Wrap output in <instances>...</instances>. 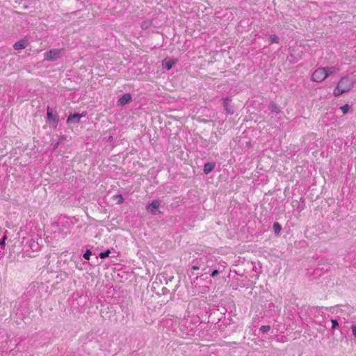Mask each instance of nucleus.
<instances>
[{
  "label": "nucleus",
  "mask_w": 356,
  "mask_h": 356,
  "mask_svg": "<svg viewBox=\"0 0 356 356\" xmlns=\"http://www.w3.org/2000/svg\"><path fill=\"white\" fill-rule=\"evenodd\" d=\"M354 81L348 76L341 77L338 81L335 88L333 91V95L335 97L340 96L341 95L347 92L353 88Z\"/></svg>",
  "instance_id": "1"
},
{
  "label": "nucleus",
  "mask_w": 356,
  "mask_h": 356,
  "mask_svg": "<svg viewBox=\"0 0 356 356\" xmlns=\"http://www.w3.org/2000/svg\"><path fill=\"white\" fill-rule=\"evenodd\" d=\"M325 79H327L326 74L323 67L316 69L311 76V80L317 83L322 82Z\"/></svg>",
  "instance_id": "2"
},
{
  "label": "nucleus",
  "mask_w": 356,
  "mask_h": 356,
  "mask_svg": "<svg viewBox=\"0 0 356 356\" xmlns=\"http://www.w3.org/2000/svg\"><path fill=\"white\" fill-rule=\"evenodd\" d=\"M63 49H53L46 51L44 54V60H56L61 57V54Z\"/></svg>",
  "instance_id": "3"
},
{
  "label": "nucleus",
  "mask_w": 356,
  "mask_h": 356,
  "mask_svg": "<svg viewBox=\"0 0 356 356\" xmlns=\"http://www.w3.org/2000/svg\"><path fill=\"white\" fill-rule=\"evenodd\" d=\"M160 204L161 203L159 200H154L146 206V209L152 215H156L158 213H161V211H158Z\"/></svg>",
  "instance_id": "4"
},
{
  "label": "nucleus",
  "mask_w": 356,
  "mask_h": 356,
  "mask_svg": "<svg viewBox=\"0 0 356 356\" xmlns=\"http://www.w3.org/2000/svg\"><path fill=\"white\" fill-rule=\"evenodd\" d=\"M47 118L48 122L50 124L54 127H56L59 121V118L57 115L53 113V111L49 108V107H48L47 110Z\"/></svg>",
  "instance_id": "5"
},
{
  "label": "nucleus",
  "mask_w": 356,
  "mask_h": 356,
  "mask_svg": "<svg viewBox=\"0 0 356 356\" xmlns=\"http://www.w3.org/2000/svg\"><path fill=\"white\" fill-rule=\"evenodd\" d=\"M29 44V39L26 36L22 39H20L19 41L16 42L13 44V48L15 50H20L25 49Z\"/></svg>",
  "instance_id": "6"
},
{
  "label": "nucleus",
  "mask_w": 356,
  "mask_h": 356,
  "mask_svg": "<svg viewBox=\"0 0 356 356\" xmlns=\"http://www.w3.org/2000/svg\"><path fill=\"white\" fill-rule=\"evenodd\" d=\"M131 100V95L129 93L124 94L117 102L118 106H124Z\"/></svg>",
  "instance_id": "7"
},
{
  "label": "nucleus",
  "mask_w": 356,
  "mask_h": 356,
  "mask_svg": "<svg viewBox=\"0 0 356 356\" xmlns=\"http://www.w3.org/2000/svg\"><path fill=\"white\" fill-rule=\"evenodd\" d=\"M79 121H80L79 113L70 114L67 119V124H70V123L76 124V123H79Z\"/></svg>",
  "instance_id": "8"
},
{
  "label": "nucleus",
  "mask_w": 356,
  "mask_h": 356,
  "mask_svg": "<svg viewBox=\"0 0 356 356\" xmlns=\"http://www.w3.org/2000/svg\"><path fill=\"white\" fill-rule=\"evenodd\" d=\"M177 63L176 60H166L165 59L162 62L163 66L166 68L167 70H170L172 69L173 65Z\"/></svg>",
  "instance_id": "9"
},
{
  "label": "nucleus",
  "mask_w": 356,
  "mask_h": 356,
  "mask_svg": "<svg viewBox=\"0 0 356 356\" xmlns=\"http://www.w3.org/2000/svg\"><path fill=\"white\" fill-rule=\"evenodd\" d=\"M324 67V70L325 71V74H326V77L327 78L328 76H330V75L334 74L337 70L338 69L335 67Z\"/></svg>",
  "instance_id": "10"
},
{
  "label": "nucleus",
  "mask_w": 356,
  "mask_h": 356,
  "mask_svg": "<svg viewBox=\"0 0 356 356\" xmlns=\"http://www.w3.org/2000/svg\"><path fill=\"white\" fill-rule=\"evenodd\" d=\"M215 167V165L211 163H207L204 165V172L206 174L209 173L211 172Z\"/></svg>",
  "instance_id": "11"
},
{
  "label": "nucleus",
  "mask_w": 356,
  "mask_h": 356,
  "mask_svg": "<svg viewBox=\"0 0 356 356\" xmlns=\"http://www.w3.org/2000/svg\"><path fill=\"white\" fill-rule=\"evenodd\" d=\"M229 98H225L223 99V105H224L225 108L227 111V112H228L229 113H233V110H232V107L229 106Z\"/></svg>",
  "instance_id": "12"
},
{
  "label": "nucleus",
  "mask_w": 356,
  "mask_h": 356,
  "mask_svg": "<svg viewBox=\"0 0 356 356\" xmlns=\"http://www.w3.org/2000/svg\"><path fill=\"white\" fill-rule=\"evenodd\" d=\"M113 199L116 200L118 204H121L124 202V198L121 194L113 196Z\"/></svg>",
  "instance_id": "13"
},
{
  "label": "nucleus",
  "mask_w": 356,
  "mask_h": 356,
  "mask_svg": "<svg viewBox=\"0 0 356 356\" xmlns=\"http://www.w3.org/2000/svg\"><path fill=\"white\" fill-rule=\"evenodd\" d=\"M281 229H282V227L279 222H276L273 224V230H274L275 234H279Z\"/></svg>",
  "instance_id": "14"
},
{
  "label": "nucleus",
  "mask_w": 356,
  "mask_h": 356,
  "mask_svg": "<svg viewBox=\"0 0 356 356\" xmlns=\"http://www.w3.org/2000/svg\"><path fill=\"white\" fill-rule=\"evenodd\" d=\"M269 41H270V44L278 43L279 42V38L276 35H270L269 36Z\"/></svg>",
  "instance_id": "15"
},
{
  "label": "nucleus",
  "mask_w": 356,
  "mask_h": 356,
  "mask_svg": "<svg viewBox=\"0 0 356 356\" xmlns=\"http://www.w3.org/2000/svg\"><path fill=\"white\" fill-rule=\"evenodd\" d=\"M350 108V107L348 104H345V105L341 106L340 109L343 114H346L348 112Z\"/></svg>",
  "instance_id": "16"
},
{
  "label": "nucleus",
  "mask_w": 356,
  "mask_h": 356,
  "mask_svg": "<svg viewBox=\"0 0 356 356\" xmlns=\"http://www.w3.org/2000/svg\"><path fill=\"white\" fill-rule=\"evenodd\" d=\"M110 254H111V251L109 250H107L106 251H105L104 252H101L99 254V257L101 259H104V258L108 257Z\"/></svg>",
  "instance_id": "17"
},
{
  "label": "nucleus",
  "mask_w": 356,
  "mask_h": 356,
  "mask_svg": "<svg viewBox=\"0 0 356 356\" xmlns=\"http://www.w3.org/2000/svg\"><path fill=\"white\" fill-rule=\"evenodd\" d=\"M91 254V251L90 250H87L83 254V258L86 260H89Z\"/></svg>",
  "instance_id": "18"
},
{
  "label": "nucleus",
  "mask_w": 356,
  "mask_h": 356,
  "mask_svg": "<svg viewBox=\"0 0 356 356\" xmlns=\"http://www.w3.org/2000/svg\"><path fill=\"white\" fill-rule=\"evenodd\" d=\"M270 330V325H262L260 327V330L263 332H268Z\"/></svg>",
  "instance_id": "19"
},
{
  "label": "nucleus",
  "mask_w": 356,
  "mask_h": 356,
  "mask_svg": "<svg viewBox=\"0 0 356 356\" xmlns=\"http://www.w3.org/2000/svg\"><path fill=\"white\" fill-rule=\"evenodd\" d=\"M331 322L332 325V328H335L337 326L339 325V323L337 320L332 319Z\"/></svg>",
  "instance_id": "20"
},
{
  "label": "nucleus",
  "mask_w": 356,
  "mask_h": 356,
  "mask_svg": "<svg viewBox=\"0 0 356 356\" xmlns=\"http://www.w3.org/2000/svg\"><path fill=\"white\" fill-rule=\"evenodd\" d=\"M352 332L354 337H356V325L352 326Z\"/></svg>",
  "instance_id": "21"
},
{
  "label": "nucleus",
  "mask_w": 356,
  "mask_h": 356,
  "mask_svg": "<svg viewBox=\"0 0 356 356\" xmlns=\"http://www.w3.org/2000/svg\"><path fill=\"white\" fill-rule=\"evenodd\" d=\"M218 273H218V270H213V271L211 273V277H213L216 276Z\"/></svg>",
  "instance_id": "22"
},
{
  "label": "nucleus",
  "mask_w": 356,
  "mask_h": 356,
  "mask_svg": "<svg viewBox=\"0 0 356 356\" xmlns=\"http://www.w3.org/2000/svg\"><path fill=\"white\" fill-rule=\"evenodd\" d=\"M6 238V236H3V238L2 241H1V242H0V245H1V246L4 245Z\"/></svg>",
  "instance_id": "23"
},
{
  "label": "nucleus",
  "mask_w": 356,
  "mask_h": 356,
  "mask_svg": "<svg viewBox=\"0 0 356 356\" xmlns=\"http://www.w3.org/2000/svg\"><path fill=\"white\" fill-rule=\"evenodd\" d=\"M86 115V112H83L82 113L79 114L80 119L83 117H85Z\"/></svg>",
  "instance_id": "24"
},
{
  "label": "nucleus",
  "mask_w": 356,
  "mask_h": 356,
  "mask_svg": "<svg viewBox=\"0 0 356 356\" xmlns=\"http://www.w3.org/2000/svg\"><path fill=\"white\" fill-rule=\"evenodd\" d=\"M192 268H193V270H198V269L200 268V267H199V266H192Z\"/></svg>",
  "instance_id": "25"
},
{
  "label": "nucleus",
  "mask_w": 356,
  "mask_h": 356,
  "mask_svg": "<svg viewBox=\"0 0 356 356\" xmlns=\"http://www.w3.org/2000/svg\"><path fill=\"white\" fill-rule=\"evenodd\" d=\"M271 108H272V110H273V111H276V109H277V106L275 105L272 106Z\"/></svg>",
  "instance_id": "26"
}]
</instances>
